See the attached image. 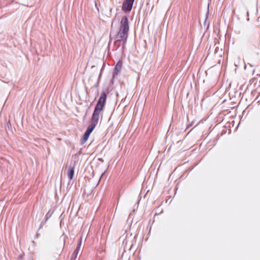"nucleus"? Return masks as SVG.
<instances>
[{
  "mask_svg": "<svg viewBox=\"0 0 260 260\" xmlns=\"http://www.w3.org/2000/svg\"><path fill=\"white\" fill-rule=\"evenodd\" d=\"M129 28L128 18L124 16L121 18L119 30L114 38V44L118 47L125 44L128 38Z\"/></svg>",
  "mask_w": 260,
  "mask_h": 260,
  "instance_id": "nucleus-1",
  "label": "nucleus"
},
{
  "mask_svg": "<svg viewBox=\"0 0 260 260\" xmlns=\"http://www.w3.org/2000/svg\"><path fill=\"white\" fill-rule=\"evenodd\" d=\"M106 98L107 95L106 93L105 92H102L95 107L93 113L91 117L90 125L89 127L94 129L98 124L99 120L100 114L103 110V108L105 105Z\"/></svg>",
  "mask_w": 260,
  "mask_h": 260,
  "instance_id": "nucleus-2",
  "label": "nucleus"
},
{
  "mask_svg": "<svg viewBox=\"0 0 260 260\" xmlns=\"http://www.w3.org/2000/svg\"><path fill=\"white\" fill-rule=\"evenodd\" d=\"M134 1L135 0H125L122 4V10L125 12L131 11Z\"/></svg>",
  "mask_w": 260,
  "mask_h": 260,
  "instance_id": "nucleus-3",
  "label": "nucleus"
},
{
  "mask_svg": "<svg viewBox=\"0 0 260 260\" xmlns=\"http://www.w3.org/2000/svg\"><path fill=\"white\" fill-rule=\"evenodd\" d=\"M122 66V62L119 61L116 65L114 69V72L113 75V78L117 77L120 73Z\"/></svg>",
  "mask_w": 260,
  "mask_h": 260,
  "instance_id": "nucleus-4",
  "label": "nucleus"
},
{
  "mask_svg": "<svg viewBox=\"0 0 260 260\" xmlns=\"http://www.w3.org/2000/svg\"><path fill=\"white\" fill-rule=\"evenodd\" d=\"M81 242H82V239H80V241L78 242L77 248H76V249L74 250L73 253L72 254V258H74L75 259L76 258V257L79 252L80 247H81Z\"/></svg>",
  "mask_w": 260,
  "mask_h": 260,
  "instance_id": "nucleus-5",
  "label": "nucleus"
},
{
  "mask_svg": "<svg viewBox=\"0 0 260 260\" xmlns=\"http://www.w3.org/2000/svg\"><path fill=\"white\" fill-rule=\"evenodd\" d=\"M74 174V169L73 167L70 166L67 172V175L70 180L73 179Z\"/></svg>",
  "mask_w": 260,
  "mask_h": 260,
  "instance_id": "nucleus-6",
  "label": "nucleus"
},
{
  "mask_svg": "<svg viewBox=\"0 0 260 260\" xmlns=\"http://www.w3.org/2000/svg\"><path fill=\"white\" fill-rule=\"evenodd\" d=\"M93 129H94L93 128L90 127L89 126L87 127V128L83 136V139L85 141H86L88 139L90 134L91 133V132L93 131Z\"/></svg>",
  "mask_w": 260,
  "mask_h": 260,
  "instance_id": "nucleus-7",
  "label": "nucleus"
},
{
  "mask_svg": "<svg viewBox=\"0 0 260 260\" xmlns=\"http://www.w3.org/2000/svg\"><path fill=\"white\" fill-rule=\"evenodd\" d=\"M247 16L249 15V12L248 11L247 12Z\"/></svg>",
  "mask_w": 260,
  "mask_h": 260,
  "instance_id": "nucleus-8",
  "label": "nucleus"
},
{
  "mask_svg": "<svg viewBox=\"0 0 260 260\" xmlns=\"http://www.w3.org/2000/svg\"><path fill=\"white\" fill-rule=\"evenodd\" d=\"M103 69H104V67H102V69H101V71L103 70Z\"/></svg>",
  "mask_w": 260,
  "mask_h": 260,
  "instance_id": "nucleus-9",
  "label": "nucleus"
},
{
  "mask_svg": "<svg viewBox=\"0 0 260 260\" xmlns=\"http://www.w3.org/2000/svg\"><path fill=\"white\" fill-rule=\"evenodd\" d=\"M103 69H104V67H102V69H101V71L103 70Z\"/></svg>",
  "mask_w": 260,
  "mask_h": 260,
  "instance_id": "nucleus-10",
  "label": "nucleus"
}]
</instances>
